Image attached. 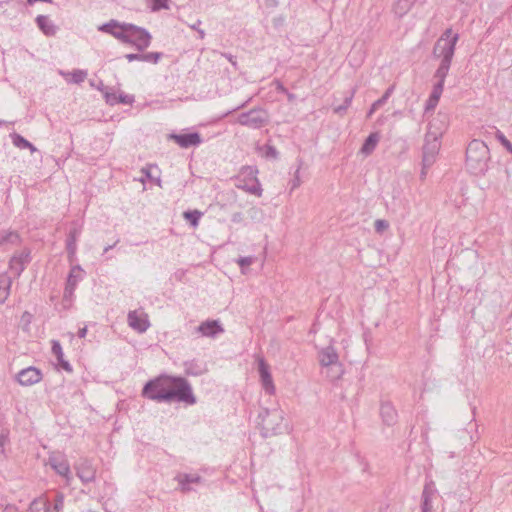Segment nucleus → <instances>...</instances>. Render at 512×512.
Returning a JSON list of instances; mask_svg holds the SVG:
<instances>
[{
    "label": "nucleus",
    "instance_id": "56",
    "mask_svg": "<svg viewBox=\"0 0 512 512\" xmlns=\"http://www.w3.org/2000/svg\"><path fill=\"white\" fill-rule=\"evenodd\" d=\"M457 39H458V35H457V34H456V35H454V36L452 37V39H450V48H449V51H450V59H451V58H452V56H453V53H454V44H455V42L457 41Z\"/></svg>",
    "mask_w": 512,
    "mask_h": 512
},
{
    "label": "nucleus",
    "instance_id": "57",
    "mask_svg": "<svg viewBox=\"0 0 512 512\" xmlns=\"http://www.w3.org/2000/svg\"><path fill=\"white\" fill-rule=\"evenodd\" d=\"M276 90L280 93H287V89L284 87V85L279 81L276 80L275 82Z\"/></svg>",
    "mask_w": 512,
    "mask_h": 512
},
{
    "label": "nucleus",
    "instance_id": "41",
    "mask_svg": "<svg viewBox=\"0 0 512 512\" xmlns=\"http://www.w3.org/2000/svg\"><path fill=\"white\" fill-rule=\"evenodd\" d=\"M168 1L169 0H152L153 4L151 5V11L156 12L161 9H168Z\"/></svg>",
    "mask_w": 512,
    "mask_h": 512
},
{
    "label": "nucleus",
    "instance_id": "64",
    "mask_svg": "<svg viewBox=\"0 0 512 512\" xmlns=\"http://www.w3.org/2000/svg\"><path fill=\"white\" fill-rule=\"evenodd\" d=\"M26 149H29L31 152L36 151L35 146H34L32 143H30V142H29V146H28V147H26Z\"/></svg>",
    "mask_w": 512,
    "mask_h": 512
},
{
    "label": "nucleus",
    "instance_id": "8",
    "mask_svg": "<svg viewBox=\"0 0 512 512\" xmlns=\"http://www.w3.org/2000/svg\"><path fill=\"white\" fill-rule=\"evenodd\" d=\"M439 148L440 143L437 140L436 134L429 132L426 135L425 145L423 146L422 164H424V168H429L434 163Z\"/></svg>",
    "mask_w": 512,
    "mask_h": 512
},
{
    "label": "nucleus",
    "instance_id": "27",
    "mask_svg": "<svg viewBox=\"0 0 512 512\" xmlns=\"http://www.w3.org/2000/svg\"><path fill=\"white\" fill-rule=\"evenodd\" d=\"M83 278H84V270L81 268V266L75 265L71 268V270L68 274L66 285L72 286V287H77L78 283L80 281H82Z\"/></svg>",
    "mask_w": 512,
    "mask_h": 512
},
{
    "label": "nucleus",
    "instance_id": "36",
    "mask_svg": "<svg viewBox=\"0 0 512 512\" xmlns=\"http://www.w3.org/2000/svg\"><path fill=\"white\" fill-rule=\"evenodd\" d=\"M10 137L12 139V143L17 148L26 149V147L29 146V141L27 139H25L23 136H21L20 134L12 133L10 135Z\"/></svg>",
    "mask_w": 512,
    "mask_h": 512
},
{
    "label": "nucleus",
    "instance_id": "50",
    "mask_svg": "<svg viewBox=\"0 0 512 512\" xmlns=\"http://www.w3.org/2000/svg\"><path fill=\"white\" fill-rule=\"evenodd\" d=\"M152 166H146L141 169V173L143 174V177L140 178L141 182H144L145 179L153 180V176L151 174Z\"/></svg>",
    "mask_w": 512,
    "mask_h": 512
},
{
    "label": "nucleus",
    "instance_id": "54",
    "mask_svg": "<svg viewBox=\"0 0 512 512\" xmlns=\"http://www.w3.org/2000/svg\"><path fill=\"white\" fill-rule=\"evenodd\" d=\"M266 156L267 157L276 158L278 156V151L273 146H267Z\"/></svg>",
    "mask_w": 512,
    "mask_h": 512
},
{
    "label": "nucleus",
    "instance_id": "18",
    "mask_svg": "<svg viewBox=\"0 0 512 512\" xmlns=\"http://www.w3.org/2000/svg\"><path fill=\"white\" fill-rule=\"evenodd\" d=\"M318 360L323 367L340 366L339 356L332 345L324 347L318 352Z\"/></svg>",
    "mask_w": 512,
    "mask_h": 512
},
{
    "label": "nucleus",
    "instance_id": "51",
    "mask_svg": "<svg viewBox=\"0 0 512 512\" xmlns=\"http://www.w3.org/2000/svg\"><path fill=\"white\" fill-rule=\"evenodd\" d=\"M8 441L9 438L7 434H0V453L3 455V457H6L4 446L6 445V443H8Z\"/></svg>",
    "mask_w": 512,
    "mask_h": 512
},
{
    "label": "nucleus",
    "instance_id": "46",
    "mask_svg": "<svg viewBox=\"0 0 512 512\" xmlns=\"http://www.w3.org/2000/svg\"><path fill=\"white\" fill-rule=\"evenodd\" d=\"M57 361H58V365L64 369L65 371L71 373L73 371L72 369V366L70 365V363L64 359V355L63 356H57Z\"/></svg>",
    "mask_w": 512,
    "mask_h": 512
},
{
    "label": "nucleus",
    "instance_id": "55",
    "mask_svg": "<svg viewBox=\"0 0 512 512\" xmlns=\"http://www.w3.org/2000/svg\"><path fill=\"white\" fill-rule=\"evenodd\" d=\"M232 222L241 223L243 221V215L241 212H236L231 217Z\"/></svg>",
    "mask_w": 512,
    "mask_h": 512
},
{
    "label": "nucleus",
    "instance_id": "22",
    "mask_svg": "<svg viewBox=\"0 0 512 512\" xmlns=\"http://www.w3.org/2000/svg\"><path fill=\"white\" fill-rule=\"evenodd\" d=\"M380 415L383 422L388 426L395 424L397 421V412L389 402H383L381 404Z\"/></svg>",
    "mask_w": 512,
    "mask_h": 512
},
{
    "label": "nucleus",
    "instance_id": "49",
    "mask_svg": "<svg viewBox=\"0 0 512 512\" xmlns=\"http://www.w3.org/2000/svg\"><path fill=\"white\" fill-rule=\"evenodd\" d=\"M75 289H76V287L66 285L65 289H64V293H63V300L71 301L72 297L74 295Z\"/></svg>",
    "mask_w": 512,
    "mask_h": 512
},
{
    "label": "nucleus",
    "instance_id": "33",
    "mask_svg": "<svg viewBox=\"0 0 512 512\" xmlns=\"http://www.w3.org/2000/svg\"><path fill=\"white\" fill-rule=\"evenodd\" d=\"M63 76H71L70 82L75 84H80L84 82V80L87 77V72L85 70L76 69L73 70L71 73H63L61 72Z\"/></svg>",
    "mask_w": 512,
    "mask_h": 512
},
{
    "label": "nucleus",
    "instance_id": "25",
    "mask_svg": "<svg viewBox=\"0 0 512 512\" xmlns=\"http://www.w3.org/2000/svg\"><path fill=\"white\" fill-rule=\"evenodd\" d=\"M12 278L7 273L0 274V304H4L10 295Z\"/></svg>",
    "mask_w": 512,
    "mask_h": 512
},
{
    "label": "nucleus",
    "instance_id": "48",
    "mask_svg": "<svg viewBox=\"0 0 512 512\" xmlns=\"http://www.w3.org/2000/svg\"><path fill=\"white\" fill-rule=\"evenodd\" d=\"M52 353L55 355V357L57 356H63V350H62V347H61V344L58 340H52Z\"/></svg>",
    "mask_w": 512,
    "mask_h": 512
},
{
    "label": "nucleus",
    "instance_id": "34",
    "mask_svg": "<svg viewBox=\"0 0 512 512\" xmlns=\"http://www.w3.org/2000/svg\"><path fill=\"white\" fill-rule=\"evenodd\" d=\"M121 23L117 20H110L107 23L102 24L98 27V30L107 34H110L114 36V33L117 31V29L120 27Z\"/></svg>",
    "mask_w": 512,
    "mask_h": 512
},
{
    "label": "nucleus",
    "instance_id": "31",
    "mask_svg": "<svg viewBox=\"0 0 512 512\" xmlns=\"http://www.w3.org/2000/svg\"><path fill=\"white\" fill-rule=\"evenodd\" d=\"M355 92H356V88H353L351 90V92L349 93V95H347L344 98L343 104H341V105H339V106L334 108V113L339 114V115L345 114V112L347 111V109L349 108V106L352 103V100H353V97L355 95Z\"/></svg>",
    "mask_w": 512,
    "mask_h": 512
},
{
    "label": "nucleus",
    "instance_id": "40",
    "mask_svg": "<svg viewBox=\"0 0 512 512\" xmlns=\"http://www.w3.org/2000/svg\"><path fill=\"white\" fill-rule=\"evenodd\" d=\"M104 97H105L107 104H109L111 106L118 104L117 99H118L119 95H117L116 92H114L112 89L109 90L108 88H106V90L104 92Z\"/></svg>",
    "mask_w": 512,
    "mask_h": 512
},
{
    "label": "nucleus",
    "instance_id": "43",
    "mask_svg": "<svg viewBox=\"0 0 512 512\" xmlns=\"http://www.w3.org/2000/svg\"><path fill=\"white\" fill-rule=\"evenodd\" d=\"M495 136L506 150L511 147L512 143L504 136L500 130H496Z\"/></svg>",
    "mask_w": 512,
    "mask_h": 512
},
{
    "label": "nucleus",
    "instance_id": "58",
    "mask_svg": "<svg viewBox=\"0 0 512 512\" xmlns=\"http://www.w3.org/2000/svg\"><path fill=\"white\" fill-rule=\"evenodd\" d=\"M444 243H443V239L442 238H439L438 236L435 237V247L436 248H441V249H444Z\"/></svg>",
    "mask_w": 512,
    "mask_h": 512
},
{
    "label": "nucleus",
    "instance_id": "23",
    "mask_svg": "<svg viewBox=\"0 0 512 512\" xmlns=\"http://www.w3.org/2000/svg\"><path fill=\"white\" fill-rule=\"evenodd\" d=\"M20 243V236L16 231L1 230L0 231V248L15 246Z\"/></svg>",
    "mask_w": 512,
    "mask_h": 512
},
{
    "label": "nucleus",
    "instance_id": "10",
    "mask_svg": "<svg viewBox=\"0 0 512 512\" xmlns=\"http://www.w3.org/2000/svg\"><path fill=\"white\" fill-rule=\"evenodd\" d=\"M76 475L83 484H88L95 481L96 478V467L93 462L87 458H81L74 465Z\"/></svg>",
    "mask_w": 512,
    "mask_h": 512
},
{
    "label": "nucleus",
    "instance_id": "45",
    "mask_svg": "<svg viewBox=\"0 0 512 512\" xmlns=\"http://www.w3.org/2000/svg\"><path fill=\"white\" fill-rule=\"evenodd\" d=\"M57 361H58V365L64 369L65 371L71 373L73 371L72 369V366L70 365V363L64 359V355L63 356H57Z\"/></svg>",
    "mask_w": 512,
    "mask_h": 512
},
{
    "label": "nucleus",
    "instance_id": "28",
    "mask_svg": "<svg viewBox=\"0 0 512 512\" xmlns=\"http://www.w3.org/2000/svg\"><path fill=\"white\" fill-rule=\"evenodd\" d=\"M30 512H50V502L44 498L39 497L34 499L30 506H29Z\"/></svg>",
    "mask_w": 512,
    "mask_h": 512
},
{
    "label": "nucleus",
    "instance_id": "38",
    "mask_svg": "<svg viewBox=\"0 0 512 512\" xmlns=\"http://www.w3.org/2000/svg\"><path fill=\"white\" fill-rule=\"evenodd\" d=\"M128 25H131V23H121L120 27L114 33L113 37L119 40L120 42L125 43L126 35L128 33Z\"/></svg>",
    "mask_w": 512,
    "mask_h": 512
},
{
    "label": "nucleus",
    "instance_id": "21",
    "mask_svg": "<svg viewBox=\"0 0 512 512\" xmlns=\"http://www.w3.org/2000/svg\"><path fill=\"white\" fill-rule=\"evenodd\" d=\"M38 28L46 36H54L57 33V26L54 22L46 15H38L35 19Z\"/></svg>",
    "mask_w": 512,
    "mask_h": 512
},
{
    "label": "nucleus",
    "instance_id": "29",
    "mask_svg": "<svg viewBox=\"0 0 512 512\" xmlns=\"http://www.w3.org/2000/svg\"><path fill=\"white\" fill-rule=\"evenodd\" d=\"M392 91H393V87H389L386 92L383 94V96L381 98H379L378 100H376L372 105H371V108L369 109L368 113H367V117H371L372 114L378 110L381 106H383L387 100L389 99L390 95L392 94Z\"/></svg>",
    "mask_w": 512,
    "mask_h": 512
},
{
    "label": "nucleus",
    "instance_id": "39",
    "mask_svg": "<svg viewBox=\"0 0 512 512\" xmlns=\"http://www.w3.org/2000/svg\"><path fill=\"white\" fill-rule=\"evenodd\" d=\"M415 0H398L395 6L396 13L405 14Z\"/></svg>",
    "mask_w": 512,
    "mask_h": 512
},
{
    "label": "nucleus",
    "instance_id": "1",
    "mask_svg": "<svg viewBox=\"0 0 512 512\" xmlns=\"http://www.w3.org/2000/svg\"><path fill=\"white\" fill-rule=\"evenodd\" d=\"M142 395L159 403L174 400L189 405L196 403L192 387L183 377L160 376L150 380L144 385Z\"/></svg>",
    "mask_w": 512,
    "mask_h": 512
},
{
    "label": "nucleus",
    "instance_id": "59",
    "mask_svg": "<svg viewBox=\"0 0 512 512\" xmlns=\"http://www.w3.org/2000/svg\"><path fill=\"white\" fill-rule=\"evenodd\" d=\"M86 334H87V327H83L78 330L79 338H84L86 336Z\"/></svg>",
    "mask_w": 512,
    "mask_h": 512
},
{
    "label": "nucleus",
    "instance_id": "63",
    "mask_svg": "<svg viewBox=\"0 0 512 512\" xmlns=\"http://www.w3.org/2000/svg\"><path fill=\"white\" fill-rule=\"evenodd\" d=\"M118 243V241H116L113 245H109L107 246L105 249H104V253H107L110 249H112L116 244Z\"/></svg>",
    "mask_w": 512,
    "mask_h": 512
},
{
    "label": "nucleus",
    "instance_id": "24",
    "mask_svg": "<svg viewBox=\"0 0 512 512\" xmlns=\"http://www.w3.org/2000/svg\"><path fill=\"white\" fill-rule=\"evenodd\" d=\"M183 366L185 373L189 376H200L207 371L206 366L196 359L185 361Z\"/></svg>",
    "mask_w": 512,
    "mask_h": 512
},
{
    "label": "nucleus",
    "instance_id": "3",
    "mask_svg": "<svg viewBox=\"0 0 512 512\" xmlns=\"http://www.w3.org/2000/svg\"><path fill=\"white\" fill-rule=\"evenodd\" d=\"M259 424L262 427V434L265 437L282 434L288 430L285 421V412L279 408L262 409L258 415Z\"/></svg>",
    "mask_w": 512,
    "mask_h": 512
},
{
    "label": "nucleus",
    "instance_id": "6",
    "mask_svg": "<svg viewBox=\"0 0 512 512\" xmlns=\"http://www.w3.org/2000/svg\"><path fill=\"white\" fill-rule=\"evenodd\" d=\"M237 122L252 129H259L268 123V115L262 109H251L248 112L241 113L238 116Z\"/></svg>",
    "mask_w": 512,
    "mask_h": 512
},
{
    "label": "nucleus",
    "instance_id": "7",
    "mask_svg": "<svg viewBox=\"0 0 512 512\" xmlns=\"http://www.w3.org/2000/svg\"><path fill=\"white\" fill-rule=\"evenodd\" d=\"M48 464L60 476L69 483L72 479L69 462L66 456L60 452H52L48 458Z\"/></svg>",
    "mask_w": 512,
    "mask_h": 512
},
{
    "label": "nucleus",
    "instance_id": "47",
    "mask_svg": "<svg viewBox=\"0 0 512 512\" xmlns=\"http://www.w3.org/2000/svg\"><path fill=\"white\" fill-rule=\"evenodd\" d=\"M374 227H375L376 232L380 233V232H383L384 230H386L389 227V224L386 220L378 219L375 221Z\"/></svg>",
    "mask_w": 512,
    "mask_h": 512
},
{
    "label": "nucleus",
    "instance_id": "20",
    "mask_svg": "<svg viewBox=\"0 0 512 512\" xmlns=\"http://www.w3.org/2000/svg\"><path fill=\"white\" fill-rule=\"evenodd\" d=\"M81 234V225H78L76 222H73L72 227L70 228L69 234L66 240V249L69 256H74L77 249V238Z\"/></svg>",
    "mask_w": 512,
    "mask_h": 512
},
{
    "label": "nucleus",
    "instance_id": "16",
    "mask_svg": "<svg viewBox=\"0 0 512 512\" xmlns=\"http://www.w3.org/2000/svg\"><path fill=\"white\" fill-rule=\"evenodd\" d=\"M41 371L33 366L22 369L16 376L17 381L22 386H31L42 380Z\"/></svg>",
    "mask_w": 512,
    "mask_h": 512
},
{
    "label": "nucleus",
    "instance_id": "52",
    "mask_svg": "<svg viewBox=\"0 0 512 512\" xmlns=\"http://www.w3.org/2000/svg\"><path fill=\"white\" fill-rule=\"evenodd\" d=\"M299 173H300V166H298L296 172H295V175H294V179L292 180L291 182V189H296L297 187L300 186L301 184V180H300V177H299Z\"/></svg>",
    "mask_w": 512,
    "mask_h": 512
},
{
    "label": "nucleus",
    "instance_id": "9",
    "mask_svg": "<svg viewBox=\"0 0 512 512\" xmlns=\"http://www.w3.org/2000/svg\"><path fill=\"white\" fill-rule=\"evenodd\" d=\"M447 73H443V68H438L435 73V78L438 79V81L434 84L433 90L426 101L425 111L429 112L435 109L437 106L439 99L443 93L444 90V83H445V77Z\"/></svg>",
    "mask_w": 512,
    "mask_h": 512
},
{
    "label": "nucleus",
    "instance_id": "11",
    "mask_svg": "<svg viewBox=\"0 0 512 512\" xmlns=\"http://www.w3.org/2000/svg\"><path fill=\"white\" fill-rule=\"evenodd\" d=\"M433 55L442 58L439 68H443V73H448V29H446L441 38L436 42Z\"/></svg>",
    "mask_w": 512,
    "mask_h": 512
},
{
    "label": "nucleus",
    "instance_id": "5",
    "mask_svg": "<svg viewBox=\"0 0 512 512\" xmlns=\"http://www.w3.org/2000/svg\"><path fill=\"white\" fill-rule=\"evenodd\" d=\"M151 39V34L145 28L132 23L128 25L125 44L133 45L138 51H144L150 46Z\"/></svg>",
    "mask_w": 512,
    "mask_h": 512
},
{
    "label": "nucleus",
    "instance_id": "26",
    "mask_svg": "<svg viewBox=\"0 0 512 512\" xmlns=\"http://www.w3.org/2000/svg\"><path fill=\"white\" fill-rule=\"evenodd\" d=\"M380 140V135L378 132L371 133L364 141L361 147V153L364 155H370L376 148L378 142Z\"/></svg>",
    "mask_w": 512,
    "mask_h": 512
},
{
    "label": "nucleus",
    "instance_id": "17",
    "mask_svg": "<svg viewBox=\"0 0 512 512\" xmlns=\"http://www.w3.org/2000/svg\"><path fill=\"white\" fill-rule=\"evenodd\" d=\"M170 138L173 139L181 148L198 146L202 143L201 135L198 132L171 134Z\"/></svg>",
    "mask_w": 512,
    "mask_h": 512
},
{
    "label": "nucleus",
    "instance_id": "13",
    "mask_svg": "<svg viewBox=\"0 0 512 512\" xmlns=\"http://www.w3.org/2000/svg\"><path fill=\"white\" fill-rule=\"evenodd\" d=\"M223 332L224 328L219 320H206L195 328V333L208 338H215Z\"/></svg>",
    "mask_w": 512,
    "mask_h": 512
},
{
    "label": "nucleus",
    "instance_id": "53",
    "mask_svg": "<svg viewBox=\"0 0 512 512\" xmlns=\"http://www.w3.org/2000/svg\"><path fill=\"white\" fill-rule=\"evenodd\" d=\"M125 58L129 61V62H132V61H142V53H130V54H126L125 55Z\"/></svg>",
    "mask_w": 512,
    "mask_h": 512
},
{
    "label": "nucleus",
    "instance_id": "2",
    "mask_svg": "<svg viewBox=\"0 0 512 512\" xmlns=\"http://www.w3.org/2000/svg\"><path fill=\"white\" fill-rule=\"evenodd\" d=\"M490 150L485 142L474 139L466 148L465 167L473 175H484L489 169Z\"/></svg>",
    "mask_w": 512,
    "mask_h": 512
},
{
    "label": "nucleus",
    "instance_id": "35",
    "mask_svg": "<svg viewBox=\"0 0 512 512\" xmlns=\"http://www.w3.org/2000/svg\"><path fill=\"white\" fill-rule=\"evenodd\" d=\"M64 506V495L61 492H57L53 499V502H50V512H60Z\"/></svg>",
    "mask_w": 512,
    "mask_h": 512
},
{
    "label": "nucleus",
    "instance_id": "32",
    "mask_svg": "<svg viewBox=\"0 0 512 512\" xmlns=\"http://www.w3.org/2000/svg\"><path fill=\"white\" fill-rule=\"evenodd\" d=\"M203 213L199 210H188L183 213V217L191 224L193 227H197L202 217Z\"/></svg>",
    "mask_w": 512,
    "mask_h": 512
},
{
    "label": "nucleus",
    "instance_id": "4",
    "mask_svg": "<svg viewBox=\"0 0 512 512\" xmlns=\"http://www.w3.org/2000/svg\"><path fill=\"white\" fill-rule=\"evenodd\" d=\"M257 173L258 170L255 167L247 166L242 168L240 174L236 178V187L260 197L263 190L257 178Z\"/></svg>",
    "mask_w": 512,
    "mask_h": 512
},
{
    "label": "nucleus",
    "instance_id": "60",
    "mask_svg": "<svg viewBox=\"0 0 512 512\" xmlns=\"http://www.w3.org/2000/svg\"><path fill=\"white\" fill-rule=\"evenodd\" d=\"M287 95V98H288V101L289 102H293L295 100V95L293 93H290L288 90H287V93H285Z\"/></svg>",
    "mask_w": 512,
    "mask_h": 512
},
{
    "label": "nucleus",
    "instance_id": "19",
    "mask_svg": "<svg viewBox=\"0 0 512 512\" xmlns=\"http://www.w3.org/2000/svg\"><path fill=\"white\" fill-rule=\"evenodd\" d=\"M175 480L179 484V489L183 493H187L193 490L191 484H199L202 482V478L198 474L179 473Z\"/></svg>",
    "mask_w": 512,
    "mask_h": 512
},
{
    "label": "nucleus",
    "instance_id": "37",
    "mask_svg": "<svg viewBox=\"0 0 512 512\" xmlns=\"http://www.w3.org/2000/svg\"><path fill=\"white\" fill-rule=\"evenodd\" d=\"M162 57H163V53H161V52L142 53V61L152 63V64H157Z\"/></svg>",
    "mask_w": 512,
    "mask_h": 512
},
{
    "label": "nucleus",
    "instance_id": "15",
    "mask_svg": "<svg viewBox=\"0 0 512 512\" xmlns=\"http://www.w3.org/2000/svg\"><path fill=\"white\" fill-rule=\"evenodd\" d=\"M127 321L129 326L138 333L146 332L150 326L147 314L137 310L128 313Z\"/></svg>",
    "mask_w": 512,
    "mask_h": 512
},
{
    "label": "nucleus",
    "instance_id": "61",
    "mask_svg": "<svg viewBox=\"0 0 512 512\" xmlns=\"http://www.w3.org/2000/svg\"><path fill=\"white\" fill-rule=\"evenodd\" d=\"M35 2H46V3H51V2H52V0H28V3H29L30 5H32V4H33V3H35Z\"/></svg>",
    "mask_w": 512,
    "mask_h": 512
},
{
    "label": "nucleus",
    "instance_id": "12",
    "mask_svg": "<svg viewBox=\"0 0 512 512\" xmlns=\"http://www.w3.org/2000/svg\"><path fill=\"white\" fill-rule=\"evenodd\" d=\"M258 372L263 389L269 395H273L275 393V385L270 373V367L263 358L258 359Z\"/></svg>",
    "mask_w": 512,
    "mask_h": 512
},
{
    "label": "nucleus",
    "instance_id": "14",
    "mask_svg": "<svg viewBox=\"0 0 512 512\" xmlns=\"http://www.w3.org/2000/svg\"><path fill=\"white\" fill-rule=\"evenodd\" d=\"M30 262V252L23 250L13 255L9 261V269L15 277H19Z\"/></svg>",
    "mask_w": 512,
    "mask_h": 512
},
{
    "label": "nucleus",
    "instance_id": "62",
    "mask_svg": "<svg viewBox=\"0 0 512 512\" xmlns=\"http://www.w3.org/2000/svg\"><path fill=\"white\" fill-rule=\"evenodd\" d=\"M197 32L199 34V38L203 39L205 37V32L202 29H197Z\"/></svg>",
    "mask_w": 512,
    "mask_h": 512
},
{
    "label": "nucleus",
    "instance_id": "44",
    "mask_svg": "<svg viewBox=\"0 0 512 512\" xmlns=\"http://www.w3.org/2000/svg\"><path fill=\"white\" fill-rule=\"evenodd\" d=\"M118 104H125V105H131L133 102H134V96L133 95H128V94H119V97H118Z\"/></svg>",
    "mask_w": 512,
    "mask_h": 512
},
{
    "label": "nucleus",
    "instance_id": "42",
    "mask_svg": "<svg viewBox=\"0 0 512 512\" xmlns=\"http://www.w3.org/2000/svg\"><path fill=\"white\" fill-rule=\"evenodd\" d=\"M254 261H255V257H253V256L240 257L239 259H237V263L241 267L243 273H244V269L246 267L250 266L251 264H253Z\"/></svg>",
    "mask_w": 512,
    "mask_h": 512
},
{
    "label": "nucleus",
    "instance_id": "30",
    "mask_svg": "<svg viewBox=\"0 0 512 512\" xmlns=\"http://www.w3.org/2000/svg\"><path fill=\"white\" fill-rule=\"evenodd\" d=\"M434 496V493L430 492L428 488H424L422 493V503H421V510L422 512H432V498Z\"/></svg>",
    "mask_w": 512,
    "mask_h": 512
}]
</instances>
